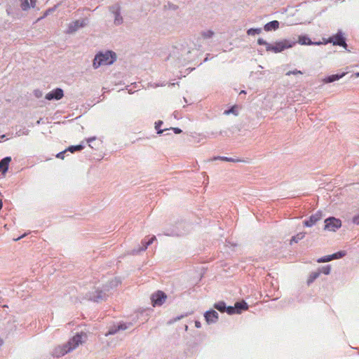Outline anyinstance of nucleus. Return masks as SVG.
<instances>
[{
  "mask_svg": "<svg viewBox=\"0 0 359 359\" xmlns=\"http://www.w3.org/2000/svg\"><path fill=\"white\" fill-rule=\"evenodd\" d=\"M119 283V280L114 278L102 288L100 286H93L90 285L88 287L89 291L86 294L85 299L97 302L104 300L107 296V292L109 291L110 289L117 287Z\"/></svg>",
  "mask_w": 359,
  "mask_h": 359,
  "instance_id": "obj_1",
  "label": "nucleus"
},
{
  "mask_svg": "<svg viewBox=\"0 0 359 359\" xmlns=\"http://www.w3.org/2000/svg\"><path fill=\"white\" fill-rule=\"evenodd\" d=\"M87 340V334L83 332L76 334L71 338L65 344L56 346L53 355L55 357H61L76 349L79 345L83 344Z\"/></svg>",
  "mask_w": 359,
  "mask_h": 359,
  "instance_id": "obj_2",
  "label": "nucleus"
},
{
  "mask_svg": "<svg viewBox=\"0 0 359 359\" xmlns=\"http://www.w3.org/2000/svg\"><path fill=\"white\" fill-rule=\"evenodd\" d=\"M115 60L116 55L111 51H107L104 53H100L95 55L93 60V67L94 69H97L100 66L112 64Z\"/></svg>",
  "mask_w": 359,
  "mask_h": 359,
  "instance_id": "obj_3",
  "label": "nucleus"
},
{
  "mask_svg": "<svg viewBox=\"0 0 359 359\" xmlns=\"http://www.w3.org/2000/svg\"><path fill=\"white\" fill-rule=\"evenodd\" d=\"M296 43L295 41L284 39L276 42L274 44H270L267 47V51H272L273 53H280L285 49L292 48Z\"/></svg>",
  "mask_w": 359,
  "mask_h": 359,
  "instance_id": "obj_4",
  "label": "nucleus"
},
{
  "mask_svg": "<svg viewBox=\"0 0 359 359\" xmlns=\"http://www.w3.org/2000/svg\"><path fill=\"white\" fill-rule=\"evenodd\" d=\"M88 23L89 20L88 18H83L72 21L67 24L65 33L68 34H73L76 33L79 29L86 27Z\"/></svg>",
  "mask_w": 359,
  "mask_h": 359,
  "instance_id": "obj_5",
  "label": "nucleus"
},
{
  "mask_svg": "<svg viewBox=\"0 0 359 359\" xmlns=\"http://www.w3.org/2000/svg\"><path fill=\"white\" fill-rule=\"evenodd\" d=\"M341 226L340 219L335 217H329L325 220L324 229L329 231H336Z\"/></svg>",
  "mask_w": 359,
  "mask_h": 359,
  "instance_id": "obj_6",
  "label": "nucleus"
},
{
  "mask_svg": "<svg viewBox=\"0 0 359 359\" xmlns=\"http://www.w3.org/2000/svg\"><path fill=\"white\" fill-rule=\"evenodd\" d=\"M167 296L165 294L161 291H158L157 292L151 295V299L152 302V304L154 306H161L165 301Z\"/></svg>",
  "mask_w": 359,
  "mask_h": 359,
  "instance_id": "obj_7",
  "label": "nucleus"
},
{
  "mask_svg": "<svg viewBox=\"0 0 359 359\" xmlns=\"http://www.w3.org/2000/svg\"><path fill=\"white\" fill-rule=\"evenodd\" d=\"M110 12L114 15V22L116 25H120L123 22V18L121 15V7L118 4H115L110 7Z\"/></svg>",
  "mask_w": 359,
  "mask_h": 359,
  "instance_id": "obj_8",
  "label": "nucleus"
},
{
  "mask_svg": "<svg viewBox=\"0 0 359 359\" xmlns=\"http://www.w3.org/2000/svg\"><path fill=\"white\" fill-rule=\"evenodd\" d=\"M328 42H332L334 45H338L344 47L346 46L344 38L343 37L341 32H338L334 36L330 38Z\"/></svg>",
  "mask_w": 359,
  "mask_h": 359,
  "instance_id": "obj_9",
  "label": "nucleus"
},
{
  "mask_svg": "<svg viewBox=\"0 0 359 359\" xmlns=\"http://www.w3.org/2000/svg\"><path fill=\"white\" fill-rule=\"evenodd\" d=\"M63 90L61 88H56L46 95V99L48 100H59L63 97Z\"/></svg>",
  "mask_w": 359,
  "mask_h": 359,
  "instance_id": "obj_10",
  "label": "nucleus"
},
{
  "mask_svg": "<svg viewBox=\"0 0 359 359\" xmlns=\"http://www.w3.org/2000/svg\"><path fill=\"white\" fill-rule=\"evenodd\" d=\"M322 219V213L320 212H316L314 215H312L309 219L304 221V225L307 227H311L316 224L319 220Z\"/></svg>",
  "mask_w": 359,
  "mask_h": 359,
  "instance_id": "obj_11",
  "label": "nucleus"
},
{
  "mask_svg": "<svg viewBox=\"0 0 359 359\" xmlns=\"http://www.w3.org/2000/svg\"><path fill=\"white\" fill-rule=\"evenodd\" d=\"M204 317L208 324L215 323L218 320V313L214 310L208 311Z\"/></svg>",
  "mask_w": 359,
  "mask_h": 359,
  "instance_id": "obj_12",
  "label": "nucleus"
},
{
  "mask_svg": "<svg viewBox=\"0 0 359 359\" xmlns=\"http://www.w3.org/2000/svg\"><path fill=\"white\" fill-rule=\"evenodd\" d=\"M130 325H127L126 323H120L118 325H114L109 329V331L105 334V335L114 334L119 330H125L128 329Z\"/></svg>",
  "mask_w": 359,
  "mask_h": 359,
  "instance_id": "obj_13",
  "label": "nucleus"
},
{
  "mask_svg": "<svg viewBox=\"0 0 359 359\" xmlns=\"http://www.w3.org/2000/svg\"><path fill=\"white\" fill-rule=\"evenodd\" d=\"M346 75L345 72H343L341 74H333L329 76L325 77L323 79V81L325 83H332L335 81H337L341 78H343Z\"/></svg>",
  "mask_w": 359,
  "mask_h": 359,
  "instance_id": "obj_14",
  "label": "nucleus"
},
{
  "mask_svg": "<svg viewBox=\"0 0 359 359\" xmlns=\"http://www.w3.org/2000/svg\"><path fill=\"white\" fill-rule=\"evenodd\" d=\"M279 27V22L277 20H273L266 23L264 25V30L266 32H270L272 30H276Z\"/></svg>",
  "mask_w": 359,
  "mask_h": 359,
  "instance_id": "obj_15",
  "label": "nucleus"
},
{
  "mask_svg": "<svg viewBox=\"0 0 359 359\" xmlns=\"http://www.w3.org/2000/svg\"><path fill=\"white\" fill-rule=\"evenodd\" d=\"M11 161V157H6L0 161V172H6L8 168V164Z\"/></svg>",
  "mask_w": 359,
  "mask_h": 359,
  "instance_id": "obj_16",
  "label": "nucleus"
},
{
  "mask_svg": "<svg viewBox=\"0 0 359 359\" xmlns=\"http://www.w3.org/2000/svg\"><path fill=\"white\" fill-rule=\"evenodd\" d=\"M298 42L302 45H311V44H317L319 45L321 43H313L309 38L306 36H299Z\"/></svg>",
  "mask_w": 359,
  "mask_h": 359,
  "instance_id": "obj_17",
  "label": "nucleus"
},
{
  "mask_svg": "<svg viewBox=\"0 0 359 359\" xmlns=\"http://www.w3.org/2000/svg\"><path fill=\"white\" fill-rule=\"evenodd\" d=\"M235 306L237 313H241L242 311L247 310L248 308L247 303L244 301L241 302H236L235 304Z\"/></svg>",
  "mask_w": 359,
  "mask_h": 359,
  "instance_id": "obj_18",
  "label": "nucleus"
},
{
  "mask_svg": "<svg viewBox=\"0 0 359 359\" xmlns=\"http://www.w3.org/2000/svg\"><path fill=\"white\" fill-rule=\"evenodd\" d=\"M156 240V236H153L147 242H142L143 247L137 250V252L145 250L149 245H150Z\"/></svg>",
  "mask_w": 359,
  "mask_h": 359,
  "instance_id": "obj_19",
  "label": "nucleus"
},
{
  "mask_svg": "<svg viewBox=\"0 0 359 359\" xmlns=\"http://www.w3.org/2000/svg\"><path fill=\"white\" fill-rule=\"evenodd\" d=\"M320 276V272L314 271L310 273L309 278L307 280L308 284H311L313 283L318 276Z\"/></svg>",
  "mask_w": 359,
  "mask_h": 359,
  "instance_id": "obj_20",
  "label": "nucleus"
},
{
  "mask_svg": "<svg viewBox=\"0 0 359 359\" xmlns=\"http://www.w3.org/2000/svg\"><path fill=\"white\" fill-rule=\"evenodd\" d=\"M224 114L225 115H229L230 114H233L235 116H238V111L237 106H233L231 109H229L228 110H225Z\"/></svg>",
  "mask_w": 359,
  "mask_h": 359,
  "instance_id": "obj_21",
  "label": "nucleus"
},
{
  "mask_svg": "<svg viewBox=\"0 0 359 359\" xmlns=\"http://www.w3.org/2000/svg\"><path fill=\"white\" fill-rule=\"evenodd\" d=\"M214 307L221 312H224L226 310V304L224 302H219L215 304Z\"/></svg>",
  "mask_w": 359,
  "mask_h": 359,
  "instance_id": "obj_22",
  "label": "nucleus"
},
{
  "mask_svg": "<svg viewBox=\"0 0 359 359\" xmlns=\"http://www.w3.org/2000/svg\"><path fill=\"white\" fill-rule=\"evenodd\" d=\"M20 6L23 11H27L32 8L31 2L29 3L28 0H20Z\"/></svg>",
  "mask_w": 359,
  "mask_h": 359,
  "instance_id": "obj_23",
  "label": "nucleus"
},
{
  "mask_svg": "<svg viewBox=\"0 0 359 359\" xmlns=\"http://www.w3.org/2000/svg\"><path fill=\"white\" fill-rule=\"evenodd\" d=\"M217 159H219V160H222V161H228V162H238V161H241L238 159H234V158H228V157H224V156H217V157H215L213 158V160H217Z\"/></svg>",
  "mask_w": 359,
  "mask_h": 359,
  "instance_id": "obj_24",
  "label": "nucleus"
},
{
  "mask_svg": "<svg viewBox=\"0 0 359 359\" xmlns=\"http://www.w3.org/2000/svg\"><path fill=\"white\" fill-rule=\"evenodd\" d=\"M262 32V29L261 28H256V29H254V28H250L249 29L248 31H247V34L250 36H254L255 34H260Z\"/></svg>",
  "mask_w": 359,
  "mask_h": 359,
  "instance_id": "obj_25",
  "label": "nucleus"
},
{
  "mask_svg": "<svg viewBox=\"0 0 359 359\" xmlns=\"http://www.w3.org/2000/svg\"><path fill=\"white\" fill-rule=\"evenodd\" d=\"M214 32L211 30H206L201 33V36L203 39H210L213 36Z\"/></svg>",
  "mask_w": 359,
  "mask_h": 359,
  "instance_id": "obj_26",
  "label": "nucleus"
},
{
  "mask_svg": "<svg viewBox=\"0 0 359 359\" xmlns=\"http://www.w3.org/2000/svg\"><path fill=\"white\" fill-rule=\"evenodd\" d=\"M305 236V233H299L298 234H297L295 236H293L291 239V243L292 242H294V243H297L299 241L303 239Z\"/></svg>",
  "mask_w": 359,
  "mask_h": 359,
  "instance_id": "obj_27",
  "label": "nucleus"
},
{
  "mask_svg": "<svg viewBox=\"0 0 359 359\" xmlns=\"http://www.w3.org/2000/svg\"><path fill=\"white\" fill-rule=\"evenodd\" d=\"M345 255L346 253L344 251H339L331 255V257H332V259H337L343 257Z\"/></svg>",
  "mask_w": 359,
  "mask_h": 359,
  "instance_id": "obj_28",
  "label": "nucleus"
},
{
  "mask_svg": "<svg viewBox=\"0 0 359 359\" xmlns=\"http://www.w3.org/2000/svg\"><path fill=\"white\" fill-rule=\"evenodd\" d=\"M330 270H331L330 266L328 265V266L321 267L318 270V272H320V273H323L325 275H328L330 273Z\"/></svg>",
  "mask_w": 359,
  "mask_h": 359,
  "instance_id": "obj_29",
  "label": "nucleus"
},
{
  "mask_svg": "<svg viewBox=\"0 0 359 359\" xmlns=\"http://www.w3.org/2000/svg\"><path fill=\"white\" fill-rule=\"evenodd\" d=\"M83 148V147L82 145L79 144V145H76V146L69 147L67 150L69 151L70 152L73 153L76 151H80Z\"/></svg>",
  "mask_w": 359,
  "mask_h": 359,
  "instance_id": "obj_30",
  "label": "nucleus"
},
{
  "mask_svg": "<svg viewBox=\"0 0 359 359\" xmlns=\"http://www.w3.org/2000/svg\"><path fill=\"white\" fill-rule=\"evenodd\" d=\"M332 260V257H331V255H326L323 257L318 259L317 262L318 263H321V262H328Z\"/></svg>",
  "mask_w": 359,
  "mask_h": 359,
  "instance_id": "obj_31",
  "label": "nucleus"
},
{
  "mask_svg": "<svg viewBox=\"0 0 359 359\" xmlns=\"http://www.w3.org/2000/svg\"><path fill=\"white\" fill-rule=\"evenodd\" d=\"M225 311L229 314H230V315L233 314V313H236V306H228V307L226 306V310Z\"/></svg>",
  "mask_w": 359,
  "mask_h": 359,
  "instance_id": "obj_32",
  "label": "nucleus"
},
{
  "mask_svg": "<svg viewBox=\"0 0 359 359\" xmlns=\"http://www.w3.org/2000/svg\"><path fill=\"white\" fill-rule=\"evenodd\" d=\"M257 43L259 45L265 46L266 50H267V47L270 46V44H271V43H267L265 40H264L263 39H261V38L258 39Z\"/></svg>",
  "mask_w": 359,
  "mask_h": 359,
  "instance_id": "obj_33",
  "label": "nucleus"
},
{
  "mask_svg": "<svg viewBox=\"0 0 359 359\" xmlns=\"http://www.w3.org/2000/svg\"><path fill=\"white\" fill-rule=\"evenodd\" d=\"M163 123V122L161 121H159L158 122L156 123V126H155V128L156 129L158 130V134H161L163 130H160V126H161V124Z\"/></svg>",
  "mask_w": 359,
  "mask_h": 359,
  "instance_id": "obj_34",
  "label": "nucleus"
},
{
  "mask_svg": "<svg viewBox=\"0 0 359 359\" xmlns=\"http://www.w3.org/2000/svg\"><path fill=\"white\" fill-rule=\"evenodd\" d=\"M291 74H302V72L299 70H294V71H289L286 73L287 76H290Z\"/></svg>",
  "mask_w": 359,
  "mask_h": 359,
  "instance_id": "obj_35",
  "label": "nucleus"
},
{
  "mask_svg": "<svg viewBox=\"0 0 359 359\" xmlns=\"http://www.w3.org/2000/svg\"><path fill=\"white\" fill-rule=\"evenodd\" d=\"M29 134V130H24L23 131H18V133H16V135L18 136H20V135H27Z\"/></svg>",
  "mask_w": 359,
  "mask_h": 359,
  "instance_id": "obj_36",
  "label": "nucleus"
},
{
  "mask_svg": "<svg viewBox=\"0 0 359 359\" xmlns=\"http://www.w3.org/2000/svg\"><path fill=\"white\" fill-rule=\"evenodd\" d=\"M353 222L359 225V214L353 217Z\"/></svg>",
  "mask_w": 359,
  "mask_h": 359,
  "instance_id": "obj_37",
  "label": "nucleus"
},
{
  "mask_svg": "<svg viewBox=\"0 0 359 359\" xmlns=\"http://www.w3.org/2000/svg\"><path fill=\"white\" fill-rule=\"evenodd\" d=\"M56 7H57V6H54L53 8H50V9H48V11H46V13H44V16H46V15H48L49 13H53V11H55V10L56 9Z\"/></svg>",
  "mask_w": 359,
  "mask_h": 359,
  "instance_id": "obj_38",
  "label": "nucleus"
},
{
  "mask_svg": "<svg viewBox=\"0 0 359 359\" xmlns=\"http://www.w3.org/2000/svg\"><path fill=\"white\" fill-rule=\"evenodd\" d=\"M65 152H66V151H62V152H60V153H58V154H57V156H57V158H60L64 159V158H65L64 154H65Z\"/></svg>",
  "mask_w": 359,
  "mask_h": 359,
  "instance_id": "obj_39",
  "label": "nucleus"
},
{
  "mask_svg": "<svg viewBox=\"0 0 359 359\" xmlns=\"http://www.w3.org/2000/svg\"><path fill=\"white\" fill-rule=\"evenodd\" d=\"M172 130H174L175 133L180 134L182 133V130L178 128H173Z\"/></svg>",
  "mask_w": 359,
  "mask_h": 359,
  "instance_id": "obj_40",
  "label": "nucleus"
},
{
  "mask_svg": "<svg viewBox=\"0 0 359 359\" xmlns=\"http://www.w3.org/2000/svg\"><path fill=\"white\" fill-rule=\"evenodd\" d=\"M29 1H31V6H32V8L35 7L36 0H29Z\"/></svg>",
  "mask_w": 359,
  "mask_h": 359,
  "instance_id": "obj_41",
  "label": "nucleus"
},
{
  "mask_svg": "<svg viewBox=\"0 0 359 359\" xmlns=\"http://www.w3.org/2000/svg\"><path fill=\"white\" fill-rule=\"evenodd\" d=\"M195 326L197 327V328H200L201 327V323L199 321H196L195 322Z\"/></svg>",
  "mask_w": 359,
  "mask_h": 359,
  "instance_id": "obj_42",
  "label": "nucleus"
},
{
  "mask_svg": "<svg viewBox=\"0 0 359 359\" xmlns=\"http://www.w3.org/2000/svg\"><path fill=\"white\" fill-rule=\"evenodd\" d=\"M3 344V340L0 339V346Z\"/></svg>",
  "mask_w": 359,
  "mask_h": 359,
  "instance_id": "obj_43",
  "label": "nucleus"
},
{
  "mask_svg": "<svg viewBox=\"0 0 359 359\" xmlns=\"http://www.w3.org/2000/svg\"><path fill=\"white\" fill-rule=\"evenodd\" d=\"M23 236H22V237H23ZM21 238H22V236H21V237H19V238H15V239H14V240H15V241H18V240H20Z\"/></svg>",
  "mask_w": 359,
  "mask_h": 359,
  "instance_id": "obj_44",
  "label": "nucleus"
},
{
  "mask_svg": "<svg viewBox=\"0 0 359 359\" xmlns=\"http://www.w3.org/2000/svg\"><path fill=\"white\" fill-rule=\"evenodd\" d=\"M182 317H177V318L175 319V321L177 320H180L181 319Z\"/></svg>",
  "mask_w": 359,
  "mask_h": 359,
  "instance_id": "obj_45",
  "label": "nucleus"
},
{
  "mask_svg": "<svg viewBox=\"0 0 359 359\" xmlns=\"http://www.w3.org/2000/svg\"><path fill=\"white\" fill-rule=\"evenodd\" d=\"M355 76H356V77H359V72L355 73Z\"/></svg>",
  "mask_w": 359,
  "mask_h": 359,
  "instance_id": "obj_46",
  "label": "nucleus"
},
{
  "mask_svg": "<svg viewBox=\"0 0 359 359\" xmlns=\"http://www.w3.org/2000/svg\"><path fill=\"white\" fill-rule=\"evenodd\" d=\"M245 92L244 90H242V91L240 93V94H245Z\"/></svg>",
  "mask_w": 359,
  "mask_h": 359,
  "instance_id": "obj_47",
  "label": "nucleus"
},
{
  "mask_svg": "<svg viewBox=\"0 0 359 359\" xmlns=\"http://www.w3.org/2000/svg\"><path fill=\"white\" fill-rule=\"evenodd\" d=\"M1 137L2 139H4L5 135H1Z\"/></svg>",
  "mask_w": 359,
  "mask_h": 359,
  "instance_id": "obj_48",
  "label": "nucleus"
},
{
  "mask_svg": "<svg viewBox=\"0 0 359 359\" xmlns=\"http://www.w3.org/2000/svg\"><path fill=\"white\" fill-rule=\"evenodd\" d=\"M95 140V137H93L92 139H90V141Z\"/></svg>",
  "mask_w": 359,
  "mask_h": 359,
  "instance_id": "obj_49",
  "label": "nucleus"
}]
</instances>
